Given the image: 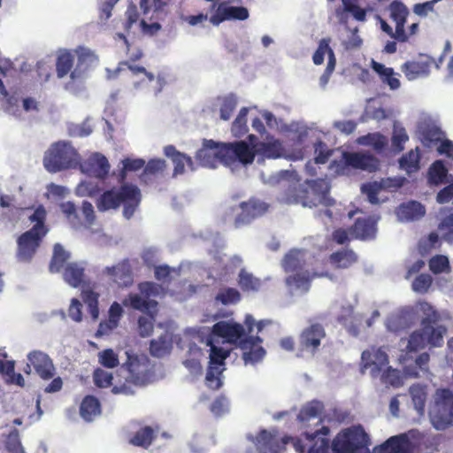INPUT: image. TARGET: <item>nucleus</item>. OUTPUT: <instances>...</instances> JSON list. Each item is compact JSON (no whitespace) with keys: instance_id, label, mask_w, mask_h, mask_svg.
Segmentation results:
<instances>
[{"instance_id":"774afa93","label":"nucleus","mask_w":453,"mask_h":453,"mask_svg":"<svg viewBox=\"0 0 453 453\" xmlns=\"http://www.w3.org/2000/svg\"><path fill=\"white\" fill-rule=\"evenodd\" d=\"M441 238L449 244L453 243V212L445 217L439 225Z\"/></svg>"},{"instance_id":"ea45409f","label":"nucleus","mask_w":453,"mask_h":453,"mask_svg":"<svg viewBox=\"0 0 453 453\" xmlns=\"http://www.w3.org/2000/svg\"><path fill=\"white\" fill-rule=\"evenodd\" d=\"M418 309L422 314V328L438 325V322L441 319L440 312L428 302H420Z\"/></svg>"},{"instance_id":"69168bd1","label":"nucleus","mask_w":453,"mask_h":453,"mask_svg":"<svg viewBox=\"0 0 453 453\" xmlns=\"http://www.w3.org/2000/svg\"><path fill=\"white\" fill-rule=\"evenodd\" d=\"M378 181L383 190L395 192L398 188H402L408 180L404 176H395L382 178Z\"/></svg>"},{"instance_id":"603ef678","label":"nucleus","mask_w":453,"mask_h":453,"mask_svg":"<svg viewBox=\"0 0 453 453\" xmlns=\"http://www.w3.org/2000/svg\"><path fill=\"white\" fill-rule=\"evenodd\" d=\"M4 443V449L8 453H26L19 438V432L17 428L11 430L9 434L5 436Z\"/></svg>"},{"instance_id":"a878e982","label":"nucleus","mask_w":453,"mask_h":453,"mask_svg":"<svg viewBox=\"0 0 453 453\" xmlns=\"http://www.w3.org/2000/svg\"><path fill=\"white\" fill-rule=\"evenodd\" d=\"M326 335L324 327L318 323L311 325L301 334V343L306 348L317 349Z\"/></svg>"},{"instance_id":"412c9836","label":"nucleus","mask_w":453,"mask_h":453,"mask_svg":"<svg viewBox=\"0 0 453 453\" xmlns=\"http://www.w3.org/2000/svg\"><path fill=\"white\" fill-rule=\"evenodd\" d=\"M377 220L373 217L367 219H357L352 227L350 234L357 239L372 240L375 238Z\"/></svg>"},{"instance_id":"2f4dec72","label":"nucleus","mask_w":453,"mask_h":453,"mask_svg":"<svg viewBox=\"0 0 453 453\" xmlns=\"http://www.w3.org/2000/svg\"><path fill=\"white\" fill-rule=\"evenodd\" d=\"M80 414L85 421H93L101 415V403L99 400L93 395L85 396L80 406Z\"/></svg>"},{"instance_id":"864d4df0","label":"nucleus","mask_w":453,"mask_h":453,"mask_svg":"<svg viewBox=\"0 0 453 453\" xmlns=\"http://www.w3.org/2000/svg\"><path fill=\"white\" fill-rule=\"evenodd\" d=\"M83 302L87 304L88 312L93 320L99 318L98 294L91 289L83 288L81 291Z\"/></svg>"},{"instance_id":"20e7f679","label":"nucleus","mask_w":453,"mask_h":453,"mask_svg":"<svg viewBox=\"0 0 453 453\" xmlns=\"http://www.w3.org/2000/svg\"><path fill=\"white\" fill-rule=\"evenodd\" d=\"M80 163L77 150L68 141H58L51 144L45 151L43 166L49 173H58L74 168Z\"/></svg>"},{"instance_id":"a18cd8bd","label":"nucleus","mask_w":453,"mask_h":453,"mask_svg":"<svg viewBox=\"0 0 453 453\" xmlns=\"http://www.w3.org/2000/svg\"><path fill=\"white\" fill-rule=\"evenodd\" d=\"M238 284L243 291L257 292L260 289L262 281L242 268L238 274Z\"/></svg>"},{"instance_id":"c756f323","label":"nucleus","mask_w":453,"mask_h":453,"mask_svg":"<svg viewBox=\"0 0 453 453\" xmlns=\"http://www.w3.org/2000/svg\"><path fill=\"white\" fill-rule=\"evenodd\" d=\"M402 72L409 81L426 77L430 73L429 61H407L402 65Z\"/></svg>"},{"instance_id":"c9c22d12","label":"nucleus","mask_w":453,"mask_h":453,"mask_svg":"<svg viewBox=\"0 0 453 453\" xmlns=\"http://www.w3.org/2000/svg\"><path fill=\"white\" fill-rule=\"evenodd\" d=\"M122 167L120 168L117 179L120 184L127 183V173L130 172H136L145 166V160L140 157H125L120 161Z\"/></svg>"},{"instance_id":"c03bdc74","label":"nucleus","mask_w":453,"mask_h":453,"mask_svg":"<svg viewBox=\"0 0 453 453\" xmlns=\"http://www.w3.org/2000/svg\"><path fill=\"white\" fill-rule=\"evenodd\" d=\"M155 438L154 429L150 426H145L138 430L129 440L132 445L148 449Z\"/></svg>"},{"instance_id":"f03ea898","label":"nucleus","mask_w":453,"mask_h":453,"mask_svg":"<svg viewBox=\"0 0 453 453\" xmlns=\"http://www.w3.org/2000/svg\"><path fill=\"white\" fill-rule=\"evenodd\" d=\"M307 186L300 184L297 174L291 181L284 187L285 189L280 192L277 199L280 203L285 204H302L303 207H316L319 204L323 206H333L335 200L330 196L331 186L326 179L318 178L306 181Z\"/></svg>"},{"instance_id":"39448f33","label":"nucleus","mask_w":453,"mask_h":453,"mask_svg":"<svg viewBox=\"0 0 453 453\" xmlns=\"http://www.w3.org/2000/svg\"><path fill=\"white\" fill-rule=\"evenodd\" d=\"M370 437L361 425L342 430L333 440L332 453H370Z\"/></svg>"},{"instance_id":"3c124183","label":"nucleus","mask_w":453,"mask_h":453,"mask_svg":"<svg viewBox=\"0 0 453 453\" xmlns=\"http://www.w3.org/2000/svg\"><path fill=\"white\" fill-rule=\"evenodd\" d=\"M220 101L219 114L222 120H228L238 104V97L234 93H229L224 96L219 97Z\"/></svg>"},{"instance_id":"5fc2aeb1","label":"nucleus","mask_w":453,"mask_h":453,"mask_svg":"<svg viewBox=\"0 0 453 453\" xmlns=\"http://www.w3.org/2000/svg\"><path fill=\"white\" fill-rule=\"evenodd\" d=\"M215 300L223 305L235 304L241 300V294L234 288H223L216 295Z\"/></svg>"},{"instance_id":"9b49d317","label":"nucleus","mask_w":453,"mask_h":453,"mask_svg":"<svg viewBox=\"0 0 453 453\" xmlns=\"http://www.w3.org/2000/svg\"><path fill=\"white\" fill-rule=\"evenodd\" d=\"M127 361L122 365L121 369L127 372L122 385H115L111 388V392L115 395L122 394L125 395H132L134 394V386H143L146 383V376L140 370L141 363L139 357L133 351H126Z\"/></svg>"},{"instance_id":"09e8293b","label":"nucleus","mask_w":453,"mask_h":453,"mask_svg":"<svg viewBox=\"0 0 453 453\" xmlns=\"http://www.w3.org/2000/svg\"><path fill=\"white\" fill-rule=\"evenodd\" d=\"M172 344L166 335H161L157 339H152L150 343V353L154 357H163L170 353Z\"/></svg>"},{"instance_id":"58836bf2","label":"nucleus","mask_w":453,"mask_h":453,"mask_svg":"<svg viewBox=\"0 0 453 453\" xmlns=\"http://www.w3.org/2000/svg\"><path fill=\"white\" fill-rule=\"evenodd\" d=\"M449 174L443 160H435L428 170V181L432 185H440L448 181Z\"/></svg>"},{"instance_id":"79ce46f5","label":"nucleus","mask_w":453,"mask_h":453,"mask_svg":"<svg viewBox=\"0 0 453 453\" xmlns=\"http://www.w3.org/2000/svg\"><path fill=\"white\" fill-rule=\"evenodd\" d=\"M219 13L224 15L226 20H246L249 10L244 6H234L227 3L219 4Z\"/></svg>"},{"instance_id":"c85d7f7f","label":"nucleus","mask_w":453,"mask_h":453,"mask_svg":"<svg viewBox=\"0 0 453 453\" xmlns=\"http://www.w3.org/2000/svg\"><path fill=\"white\" fill-rule=\"evenodd\" d=\"M305 251L293 249L287 253L282 260V267L286 273H299L304 266Z\"/></svg>"},{"instance_id":"6ab92c4d","label":"nucleus","mask_w":453,"mask_h":453,"mask_svg":"<svg viewBox=\"0 0 453 453\" xmlns=\"http://www.w3.org/2000/svg\"><path fill=\"white\" fill-rule=\"evenodd\" d=\"M398 221L411 222L420 219L426 214L425 206L415 200L399 204L395 211Z\"/></svg>"},{"instance_id":"7ed1b4c3","label":"nucleus","mask_w":453,"mask_h":453,"mask_svg":"<svg viewBox=\"0 0 453 453\" xmlns=\"http://www.w3.org/2000/svg\"><path fill=\"white\" fill-rule=\"evenodd\" d=\"M142 200L139 188L134 184L124 183L119 188H111L104 191L96 199V207L100 212L117 210L121 203L124 204L123 216L131 219Z\"/></svg>"},{"instance_id":"a211bd4d","label":"nucleus","mask_w":453,"mask_h":453,"mask_svg":"<svg viewBox=\"0 0 453 453\" xmlns=\"http://www.w3.org/2000/svg\"><path fill=\"white\" fill-rule=\"evenodd\" d=\"M164 154L172 160L174 165L173 173V177L183 174L185 173L186 165L192 172L196 170V166L195 165L192 157L177 150L173 145L165 146L164 148Z\"/></svg>"},{"instance_id":"f257e3e1","label":"nucleus","mask_w":453,"mask_h":453,"mask_svg":"<svg viewBox=\"0 0 453 453\" xmlns=\"http://www.w3.org/2000/svg\"><path fill=\"white\" fill-rule=\"evenodd\" d=\"M195 157L203 167L215 169L219 161L232 171L238 164L245 168L254 162V153L243 140L225 142L204 138Z\"/></svg>"},{"instance_id":"0eeeda50","label":"nucleus","mask_w":453,"mask_h":453,"mask_svg":"<svg viewBox=\"0 0 453 453\" xmlns=\"http://www.w3.org/2000/svg\"><path fill=\"white\" fill-rule=\"evenodd\" d=\"M237 198V196H233L225 204L226 217H234V226L236 228L250 224L255 219L261 217L268 210V204L258 199L238 202Z\"/></svg>"},{"instance_id":"4be33fe9","label":"nucleus","mask_w":453,"mask_h":453,"mask_svg":"<svg viewBox=\"0 0 453 453\" xmlns=\"http://www.w3.org/2000/svg\"><path fill=\"white\" fill-rule=\"evenodd\" d=\"M311 277L308 271L296 273L286 278L285 282L291 295L305 294L310 290Z\"/></svg>"},{"instance_id":"dca6fc26","label":"nucleus","mask_w":453,"mask_h":453,"mask_svg":"<svg viewBox=\"0 0 453 453\" xmlns=\"http://www.w3.org/2000/svg\"><path fill=\"white\" fill-rule=\"evenodd\" d=\"M27 357L42 380H48L54 377L56 367L48 354L41 350H32Z\"/></svg>"},{"instance_id":"423d86ee","label":"nucleus","mask_w":453,"mask_h":453,"mask_svg":"<svg viewBox=\"0 0 453 453\" xmlns=\"http://www.w3.org/2000/svg\"><path fill=\"white\" fill-rule=\"evenodd\" d=\"M430 422L437 431L453 426V393L447 388H439L433 395L428 407Z\"/></svg>"},{"instance_id":"ddd939ff","label":"nucleus","mask_w":453,"mask_h":453,"mask_svg":"<svg viewBox=\"0 0 453 453\" xmlns=\"http://www.w3.org/2000/svg\"><path fill=\"white\" fill-rule=\"evenodd\" d=\"M247 438L255 443L256 451L258 453H280L289 441L288 437L280 440L276 433H271L265 429H262L256 437L248 434Z\"/></svg>"},{"instance_id":"72a5a7b5","label":"nucleus","mask_w":453,"mask_h":453,"mask_svg":"<svg viewBox=\"0 0 453 453\" xmlns=\"http://www.w3.org/2000/svg\"><path fill=\"white\" fill-rule=\"evenodd\" d=\"M372 69L380 76L382 82L387 84L390 89L395 90L400 88L401 82L399 79L395 78L394 69L387 67L385 65L372 60Z\"/></svg>"},{"instance_id":"680f3d73","label":"nucleus","mask_w":453,"mask_h":453,"mask_svg":"<svg viewBox=\"0 0 453 453\" xmlns=\"http://www.w3.org/2000/svg\"><path fill=\"white\" fill-rule=\"evenodd\" d=\"M381 190L383 189L378 180L366 182L361 186V192L366 196L368 202L372 204H378L380 203L378 194Z\"/></svg>"},{"instance_id":"2eb2a0df","label":"nucleus","mask_w":453,"mask_h":453,"mask_svg":"<svg viewBox=\"0 0 453 453\" xmlns=\"http://www.w3.org/2000/svg\"><path fill=\"white\" fill-rule=\"evenodd\" d=\"M110 167L107 157L99 152H94L81 165L83 173L102 180L108 177Z\"/></svg>"},{"instance_id":"cd10ccee","label":"nucleus","mask_w":453,"mask_h":453,"mask_svg":"<svg viewBox=\"0 0 453 453\" xmlns=\"http://www.w3.org/2000/svg\"><path fill=\"white\" fill-rule=\"evenodd\" d=\"M125 306H130L134 310L141 311L146 314L157 312V302L155 300L142 297L138 294H129L123 301Z\"/></svg>"},{"instance_id":"393cba45","label":"nucleus","mask_w":453,"mask_h":453,"mask_svg":"<svg viewBox=\"0 0 453 453\" xmlns=\"http://www.w3.org/2000/svg\"><path fill=\"white\" fill-rule=\"evenodd\" d=\"M388 357L382 348L366 349L361 355V372L365 373L368 365L387 366Z\"/></svg>"},{"instance_id":"5701e85b","label":"nucleus","mask_w":453,"mask_h":453,"mask_svg":"<svg viewBox=\"0 0 453 453\" xmlns=\"http://www.w3.org/2000/svg\"><path fill=\"white\" fill-rule=\"evenodd\" d=\"M86 263L69 262L65 265L63 279L69 286L78 288L83 281Z\"/></svg>"},{"instance_id":"4d7b16f0","label":"nucleus","mask_w":453,"mask_h":453,"mask_svg":"<svg viewBox=\"0 0 453 453\" xmlns=\"http://www.w3.org/2000/svg\"><path fill=\"white\" fill-rule=\"evenodd\" d=\"M76 54L78 56L77 62L79 65H82L84 67H86V69H88L98 64L99 59L97 55L95 53V51L88 48L80 46L76 50Z\"/></svg>"},{"instance_id":"7c9ffc66","label":"nucleus","mask_w":453,"mask_h":453,"mask_svg":"<svg viewBox=\"0 0 453 453\" xmlns=\"http://www.w3.org/2000/svg\"><path fill=\"white\" fill-rule=\"evenodd\" d=\"M409 394L414 409L419 416H423L428 395V387L420 383L413 384L409 388Z\"/></svg>"},{"instance_id":"4c0bfd02","label":"nucleus","mask_w":453,"mask_h":453,"mask_svg":"<svg viewBox=\"0 0 453 453\" xmlns=\"http://www.w3.org/2000/svg\"><path fill=\"white\" fill-rule=\"evenodd\" d=\"M323 409L324 405L321 402L316 400L309 402L300 410L297 415V420L305 425L311 419L319 418Z\"/></svg>"},{"instance_id":"13d9d810","label":"nucleus","mask_w":453,"mask_h":453,"mask_svg":"<svg viewBox=\"0 0 453 453\" xmlns=\"http://www.w3.org/2000/svg\"><path fill=\"white\" fill-rule=\"evenodd\" d=\"M390 18L397 24L406 23L409 14L407 7L398 0L393 1L389 5Z\"/></svg>"},{"instance_id":"6e6d98bb","label":"nucleus","mask_w":453,"mask_h":453,"mask_svg":"<svg viewBox=\"0 0 453 453\" xmlns=\"http://www.w3.org/2000/svg\"><path fill=\"white\" fill-rule=\"evenodd\" d=\"M73 65V57L68 52L65 51L58 55L56 62L57 76L59 79L64 78Z\"/></svg>"},{"instance_id":"de8ad7c7","label":"nucleus","mask_w":453,"mask_h":453,"mask_svg":"<svg viewBox=\"0 0 453 453\" xmlns=\"http://www.w3.org/2000/svg\"><path fill=\"white\" fill-rule=\"evenodd\" d=\"M332 264L339 268H348L357 260V255L350 250H344L334 252L330 256Z\"/></svg>"},{"instance_id":"aec40b11","label":"nucleus","mask_w":453,"mask_h":453,"mask_svg":"<svg viewBox=\"0 0 453 453\" xmlns=\"http://www.w3.org/2000/svg\"><path fill=\"white\" fill-rule=\"evenodd\" d=\"M330 429L327 426H322L313 433L304 432L303 436L311 443L309 446L307 453H327L329 449V441L325 437L329 434Z\"/></svg>"},{"instance_id":"6e6552de","label":"nucleus","mask_w":453,"mask_h":453,"mask_svg":"<svg viewBox=\"0 0 453 453\" xmlns=\"http://www.w3.org/2000/svg\"><path fill=\"white\" fill-rule=\"evenodd\" d=\"M418 136L425 147L439 143L437 151L453 159V142L445 138L441 127L432 119H424L418 123Z\"/></svg>"},{"instance_id":"bb28decb","label":"nucleus","mask_w":453,"mask_h":453,"mask_svg":"<svg viewBox=\"0 0 453 453\" xmlns=\"http://www.w3.org/2000/svg\"><path fill=\"white\" fill-rule=\"evenodd\" d=\"M250 338L254 340L251 341L250 346H248L247 348H240L243 350L242 359L245 365H256L260 362L265 355V349L259 346L263 341L262 338L257 335H252Z\"/></svg>"},{"instance_id":"052dcab7","label":"nucleus","mask_w":453,"mask_h":453,"mask_svg":"<svg viewBox=\"0 0 453 453\" xmlns=\"http://www.w3.org/2000/svg\"><path fill=\"white\" fill-rule=\"evenodd\" d=\"M101 188L98 183L92 180H83L77 186L75 193L78 196L93 197L98 195Z\"/></svg>"},{"instance_id":"f3484780","label":"nucleus","mask_w":453,"mask_h":453,"mask_svg":"<svg viewBox=\"0 0 453 453\" xmlns=\"http://www.w3.org/2000/svg\"><path fill=\"white\" fill-rule=\"evenodd\" d=\"M102 273L120 287H128L133 283L132 271L127 259H124L115 265L104 267Z\"/></svg>"},{"instance_id":"49530a36","label":"nucleus","mask_w":453,"mask_h":453,"mask_svg":"<svg viewBox=\"0 0 453 453\" xmlns=\"http://www.w3.org/2000/svg\"><path fill=\"white\" fill-rule=\"evenodd\" d=\"M425 337L427 344L433 347H440L443 342V335L447 332V328L442 325H435L432 326H426L423 328Z\"/></svg>"},{"instance_id":"a19ab883","label":"nucleus","mask_w":453,"mask_h":453,"mask_svg":"<svg viewBox=\"0 0 453 453\" xmlns=\"http://www.w3.org/2000/svg\"><path fill=\"white\" fill-rule=\"evenodd\" d=\"M357 142L359 145L372 147L377 153L384 151L388 145L387 138L380 133H369L359 136Z\"/></svg>"},{"instance_id":"bf43d9fd","label":"nucleus","mask_w":453,"mask_h":453,"mask_svg":"<svg viewBox=\"0 0 453 453\" xmlns=\"http://www.w3.org/2000/svg\"><path fill=\"white\" fill-rule=\"evenodd\" d=\"M67 132L71 137H87L93 132L89 124V119L87 118L81 124L70 123L67 126Z\"/></svg>"},{"instance_id":"473e14b6","label":"nucleus","mask_w":453,"mask_h":453,"mask_svg":"<svg viewBox=\"0 0 453 453\" xmlns=\"http://www.w3.org/2000/svg\"><path fill=\"white\" fill-rule=\"evenodd\" d=\"M296 172L294 170H280L276 173L266 174L264 172L260 173V179L264 184L274 187L280 185L285 187L288 182L296 177Z\"/></svg>"},{"instance_id":"b1692460","label":"nucleus","mask_w":453,"mask_h":453,"mask_svg":"<svg viewBox=\"0 0 453 453\" xmlns=\"http://www.w3.org/2000/svg\"><path fill=\"white\" fill-rule=\"evenodd\" d=\"M206 346L210 347V360L208 366H215L219 367V369H223L222 366L225 365V360L227 357L230 356V350L224 349L223 348L215 346L216 342H219L217 339H214L213 335L207 334L205 340L203 341Z\"/></svg>"},{"instance_id":"e2e57ef3","label":"nucleus","mask_w":453,"mask_h":453,"mask_svg":"<svg viewBox=\"0 0 453 453\" xmlns=\"http://www.w3.org/2000/svg\"><path fill=\"white\" fill-rule=\"evenodd\" d=\"M429 268L433 273H447L450 269L449 257L445 255H435L429 260Z\"/></svg>"},{"instance_id":"e433bc0d","label":"nucleus","mask_w":453,"mask_h":453,"mask_svg":"<svg viewBox=\"0 0 453 453\" xmlns=\"http://www.w3.org/2000/svg\"><path fill=\"white\" fill-rule=\"evenodd\" d=\"M70 252L66 251L60 243H56L53 248L52 257L50 262L49 270L51 273H59L67 264L70 258Z\"/></svg>"},{"instance_id":"1a4fd4ad","label":"nucleus","mask_w":453,"mask_h":453,"mask_svg":"<svg viewBox=\"0 0 453 453\" xmlns=\"http://www.w3.org/2000/svg\"><path fill=\"white\" fill-rule=\"evenodd\" d=\"M349 168L360 169L369 173L380 168V161L370 153L342 151L340 160H333L329 169L337 175H343Z\"/></svg>"},{"instance_id":"8fccbe9b","label":"nucleus","mask_w":453,"mask_h":453,"mask_svg":"<svg viewBox=\"0 0 453 453\" xmlns=\"http://www.w3.org/2000/svg\"><path fill=\"white\" fill-rule=\"evenodd\" d=\"M419 161L420 157L418 153L417 148L415 151L411 150L399 158V167L400 169L405 171L407 173L411 174L419 169Z\"/></svg>"},{"instance_id":"9d476101","label":"nucleus","mask_w":453,"mask_h":453,"mask_svg":"<svg viewBox=\"0 0 453 453\" xmlns=\"http://www.w3.org/2000/svg\"><path fill=\"white\" fill-rule=\"evenodd\" d=\"M209 335H213L214 339H222L223 342H228L238 346L239 348H247L250 346L251 335L248 334L240 323L219 321L213 325L211 328H206Z\"/></svg>"},{"instance_id":"338daca9","label":"nucleus","mask_w":453,"mask_h":453,"mask_svg":"<svg viewBox=\"0 0 453 453\" xmlns=\"http://www.w3.org/2000/svg\"><path fill=\"white\" fill-rule=\"evenodd\" d=\"M333 150L322 141L314 143V160L316 163L325 164L332 156Z\"/></svg>"},{"instance_id":"4468645a","label":"nucleus","mask_w":453,"mask_h":453,"mask_svg":"<svg viewBox=\"0 0 453 453\" xmlns=\"http://www.w3.org/2000/svg\"><path fill=\"white\" fill-rule=\"evenodd\" d=\"M257 164H264L265 160L285 157L289 160H299L303 158V153L287 155L282 143L279 140H273L267 142H260L257 148Z\"/></svg>"},{"instance_id":"0e129e2a","label":"nucleus","mask_w":453,"mask_h":453,"mask_svg":"<svg viewBox=\"0 0 453 453\" xmlns=\"http://www.w3.org/2000/svg\"><path fill=\"white\" fill-rule=\"evenodd\" d=\"M165 167V161L160 158H153L149 160L143 167V172L140 175L142 182H147L149 175L155 174L156 173L162 171Z\"/></svg>"},{"instance_id":"f704fd0d","label":"nucleus","mask_w":453,"mask_h":453,"mask_svg":"<svg viewBox=\"0 0 453 453\" xmlns=\"http://www.w3.org/2000/svg\"><path fill=\"white\" fill-rule=\"evenodd\" d=\"M372 453H406L403 434L391 436L373 448Z\"/></svg>"},{"instance_id":"f8f14e48","label":"nucleus","mask_w":453,"mask_h":453,"mask_svg":"<svg viewBox=\"0 0 453 453\" xmlns=\"http://www.w3.org/2000/svg\"><path fill=\"white\" fill-rule=\"evenodd\" d=\"M40 229L42 227L39 226H33L18 238V257L20 261H29L36 252L43 237L47 234Z\"/></svg>"},{"instance_id":"37998d69","label":"nucleus","mask_w":453,"mask_h":453,"mask_svg":"<svg viewBox=\"0 0 453 453\" xmlns=\"http://www.w3.org/2000/svg\"><path fill=\"white\" fill-rule=\"evenodd\" d=\"M282 129L289 133L291 139L298 144H302L305 141L309 132L311 130V128L307 127L303 121H294L290 124H285Z\"/></svg>"}]
</instances>
